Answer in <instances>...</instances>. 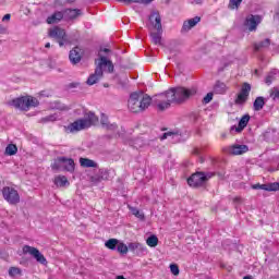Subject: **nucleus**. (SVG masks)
Instances as JSON below:
<instances>
[{"mask_svg":"<svg viewBox=\"0 0 279 279\" xmlns=\"http://www.w3.org/2000/svg\"><path fill=\"white\" fill-rule=\"evenodd\" d=\"M98 56L99 59L95 61V72L87 78L88 86H94V84H97V82L104 77V71L105 73H114V64L108 60L107 57L101 54V52H99Z\"/></svg>","mask_w":279,"mask_h":279,"instance_id":"f257e3e1","label":"nucleus"},{"mask_svg":"<svg viewBox=\"0 0 279 279\" xmlns=\"http://www.w3.org/2000/svg\"><path fill=\"white\" fill-rule=\"evenodd\" d=\"M99 123V118L92 111L85 113L84 118L78 119L69 125H64L63 130L65 134H75V132H82V130H88L93 125Z\"/></svg>","mask_w":279,"mask_h":279,"instance_id":"f03ea898","label":"nucleus"},{"mask_svg":"<svg viewBox=\"0 0 279 279\" xmlns=\"http://www.w3.org/2000/svg\"><path fill=\"white\" fill-rule=\"evenodd\" d=\"M151 106V97L143 93H132L128 101V108L131 112H145Z\"/></svg>","mask_w":279,"mask_h":279,"instance_id":"7ed1b4c3","label":"nucleus"},{"mask_svg":"<svg viewBox=\"0 0 279 279\" xmlns=\"http://www.w3.org/2000/svg\"><path fill=\"white\" fill-rule=\"evenodd\" d=\"M169 93L172 95L174 104H184V101L197 95V88L174 87L169 89Z\"/></svg>","mask_w":279,"mask_h":279,"instance_id":"20e7f679","label":"nucleus"},{"mask_svg":"<svg viewBox=\"0 0 279 279\" xmlns=\"http://www.w3.org/2000/svg\"><path fill=\"white\" fill-rule=\"evenodd\" d=\"M149 21L157 33H150L154 45H162V17L160 13L153 12L149 16Z\"/></svg>","mask_w":279,"mask_h":279,"instance_id":"39448f33","label":"nucleus"},{"mask_svg":"<svg viewBox=\"0 0 279 279\" xmlns=\"http://www.w3.org/2000/svg\"><path fill=\"white\" fill-rule=\"evenodd\" d=\"M39 101L37 98H34L32 96H23L20 98H15L10 102V106H13V108H17L19 110L27 111L29 108H37L39 106Z\"/></svg>","mask_w":279,"mask_h":279,"instance_id":"423d86ee","label":"nucleus"},{"mask_svg":"<svg viewBox=\"0 0 279 279\" xmlns=\"http://www.w3.org/2000/svg\"><path fill=\"white\" fill-rule=\"evenodd\" d=\"M171 104H175V101L173 100V95H171L169 90L158 94L155 97V105L161 112L165 110H169V108H171Z\"/></svg>","mask_w":279,"mask_h":279,"instance_id":"0eeeda50","label":"nucleus"},{"mask_svg":"<svg viewBox=\"0 0 279 279\" xmlns=\"http://www.w3.org/2000/svg\"><path fill=\"white\" fill-rule=\"evenodd\" d=\"M213 175L215 174L210 172H207V173L196 172L187 179V184L193 189H197L198 186H204V184H206V182H208V180H210Z\"/></svg>","mask_w":279,"mask_h":279,"instance_id":"6e6552de","label":"nucleus"},{"mask_svg":"<svg viewBox=\"0 0 279 279\" xmlns=\"http://www.w3.org/2000/svg\"><path fill=\"white\" fill-rule=\"evenodd\" d=\"M22 252L23 254H29L31 256H33V258H35V260L40 265H47V258L45 257V255H43V253H40L38 248L29 245H24L22 247Z\"/></svg>","mask_w":279,"mask_h":279,"instance_id":"1a4fd4ad","label":"nucleus"},{"mask_svg":"<svg viewBox=\"0 0 279 279\" xmlns=\"http://www.w3.org/2000/svg\"><path fill=\"white\" fill-rule=\"evenodd\" d=\"M223 151L230 156H243V154H247V151H250V146L245 144H233L225 147Z\"/></svg>","mask_w":279,"mask_h":279,"instance_id":"9d476101","label":"nucleus"},{"mask_svg":"<svg viewBox=\"0 0 279 279\" xmlns=\"http://www.w3.org/2000/svg\"><path fill=\"white\" fill-rule=\"evenodd\" d=\"M2 195L9 204H19L21 202V196L14 187L5 186L2 189Z\"/></svg>","mask_w":279,"mask_h":279,"instance_id":"9b49d317","label":"nucleus"},{"mask_svg":"<svg viewBox=\"0 0 279 279\" xmlns=\"http://www.w3.org/2000/svg\"><path fill=\"white\" fill-rule=\"evenodd\" d=\"M251 90H252V85H250V83H244L242 85L240 93L238 94L235 104H238L239 106H241L242 104H245V101H247V97H250Z\"/></svg>","mask_w":279,"mask_h":279,"instance_id":"f8f14e48","label":"nucleus"},{"mask_svg":"<svg viewBox=\"0 0 279 279\" xmlns=\"http://www.w3.org/2000/svg\"><path fill=\"white\" fill-rule=\"evenodd\" d=\"M260 21L262 19L259 17V15H248L245 19L244 22V27H246V29H248V32H256V27H258V25H260Z\"/></svg>","mask_w":279,"mask_h":279,"instance_id":"ddd939ff","label":"nucleus"},{"mask_svg":"<svg viewBox=\"0 0 279 279\" xmlns=\"http://www.w3.org/2000/svg\"><path fill=\"white\" fill-rule=\"evenodd\" d=\"M170 141V143H181L182 133L180 131H169L161 135L160 141Z\"/></svg>","mask_w":279,"mask_h":279,"instance_id":"4468645a","label":"nucleus"},{"mask_svg":"<svg viewBox=\"0 0 279 279\" xmlns=\"http://www.w3.org/2000/svg\"><path fill=\"white\" fill-rule=\"evenodd\" d=\"M50 38H56L57 40H64L66 38V32L58 26L49 31Z\"/></svg>","mask_w":279,"mask_h":279,"instance_id":"2eb2a0df","label":"nucleus"},{"mask_svg":"<svg viewBox=\"0 0 279 279\" xmlns=\"http://www.w3.org/2000/svg\"><path fill=\"white\" fill-rule=\"evenodd\" d=\"M69 59L72 64H77L82 61V48L75 47L70 51Z\"/></svg>","mask_w":279,"mask_h":279,"instance_id":"dca6fc26","label":"nucleus"},{"mask_svg":"<svg viewBox=\"0 0 279 279\" xmlns=\"http://www.w3.org/2000/svg\"><path fill=\"white\" fill-rule=\"evenodd\" d=\"M199 21H202V17H199V16H195L193 19L185 21L183 23L181 32H191V29H193V27H195V25H197V23H199Z\"/></svg>","mask_w":279,"mask_h":279,"instance_id":"f3484780","label":"nucleus"},{"mask_svg":"<svg viewBox=\"0 0 279 279\" xmlns=\"http://www.w3.org/2000/svg\"><path fill=\"white\" fill-rule=\"evenodd\" d=\"M62 171L73 173L75 171V161L71 158L63 157Z\"/></svg>","mask_w":279,"mask_h":279,"instance_id":"a211bd4d","label":"nucleus"},{"mask_svg":"<svg viewBox=\"0 0 279 279\" xmlns=\"http://www.w3.org/2000/svg\"><path fill=\"white\" fill-rule=\"evenodd\" d=\"M250 123V114H244L240 121L238 126H232L231 130H235V132H243L245 128H247V124Z\"/></svg>","mask_w":279,"mask_h":279,"instance_id":"6ab92c4d","label":"nucleus"},{"mask_svg":"<svg viewBox=\"0 0 279 279\" xmlns=\"http://www.w3.org/2000/svg\"><path fill=\"white\" fill-rule=\"evenodd\" d=\"M64 19V13L57 11L52 15L47 17L48 25H53L56 23H60Z\"/></svg>","mask_w":279,"mask_h":279,"instance_id":"aec40b11","label":"nucleus"},{"mask_svg":"<svg viewBox=\"0 0 279 279\" xmlns=\"http://www.w3.org/2000/svg\"><path fill=\"white\" fill-rule=\"evenodd\" d=\"M80 165H81V167H84L85 169H90V168L96 169V167H98L97 162H95V160L84 158V157L80 158Z\"/></svg>","mask_w":279,"mask_h":279,"instance_id":"412c9836","label":"nucleus"},{"mask_svg":"<svg viewBox=\"0 0 279 279\" xmlns=\"http://www.w3.org/2000/svg\"><path fill=\"white\" fill-rule=\"evenodd\" d=\"M271 45V40L269 38L264 39L263 41L253 44L254 51H260L263 49H267Z\"/></svg>","mask_w":279,"mask_h":279,"instance_id":"4be33fe9","label":"nucleus"},{"mask_svg":"<svg viewBox=\"0 0 279 279\" xmlns=\"http://www.w3.org/2000/svg\"><path fill=\"white\" fill-rule=\"evenodd\" d=\"M263 108H265V98L263 96H259L253 102V110H255V112H260Z\"/></svg>","mask_w":279,"mask_h":279,"instance_id":"5701e85b","label":"nucleus"},{"mask_svg":"<svg viewBox=\"0 0 279 279\" xmlns=\"http://www.w3.org/2000/svg\"><path fill=\"white\" fill-rule=\"evenodd\" d=\"M226 90H228V86H226V83L218 81L214 85V93H216V95H225Z\"/></svg>","mask_w":279,"mask_h":279,"instance_id":"b1692460","label":"nucleus"},{"mask_svg":"<svg viewBox=\"0 0 279 279\" xmlns=\"http://www.w3.org/2000/svg\"><path fill=\"white\" fill-rule=\"evenodd\" d=\"M54 184L56 186L62 189L64 186H69V179H66L65 175H58L54 178Z\"/></svg>","mask_w":279,"mask_h":279,"instance_id":"393cba45","label":"nucleus"},{"mask_svg":"<svg viewBox=\"0 0 279 279\" xmlns=\"http://www.w3.org/2000/svg\"><path fill=\"white\" fill-rule=\"evenodd\" d=\"M81 14L82 11L80 9H68L64 11V15L70 20L77 19Z\"/></svg>","mask_w":279,"mask_h":279,"instance_id":"a878e982","label":"nucleus"},{"mask_svg":"<svg viewBox=\"0 0 279 279\" xmlns=\"http://www.w3.org/2000/svg\"><path fill=\"white\" fill-rule=\"evenodd\" d=\"M100 123L106 130H117V124H110V122H108V116L104 113L101 114Z\"/></svg>","mask_w":279,"mask_h":279,"instance_id":"bb28decb","label":"nucleus"},{"mask_svg":"<svg viewBox=\"0 0 279 279\" xmlns=\"http://www.w3.org/2000/svg\"><path fill=\"white\" fill-rule=\"evenodd\" d=\"M277 75H279L278 70H272L268 73V75L265 78V83L267 84V86H271V84L276 80Z\"/></svg>","mask_w":279,"mask_h":279,"instance_id":"cd10ccee","label":"nucleus"},{"mask_svg":"<svg viewBox=\"0 0 279 279\" xmlns=\"http://www.w3.org/2000/svg\"><path fill=\"white\" fill-rule=\"evenodd\" d=\"M58 119H60V116H58V113H52L41 118L39 123H54V121H58Z\"/></svg>","mask_w":279,"mask_h":279,"instance_id":"c85d7f7f","label":"nucleus"},{"mask_svg":"<svg viewBox=\"0 0 279 279\" xmlns=\"http://www.w3.org/2000/svg\"><path fill=\"white\" fill-rule=\"evenodd\" d=\"M129 208L132 215H134V217H136L141 221H145V214L143 211L138 210V208H135V207H129Z\"/></svg>","mask_w":279,"mask_h":279,"instance_id":"c756f323","label":"nucleus"},{"mask_svg":"<svg viewBox=\"0 0 279 279\" xmlns=\"http://www.w3.org/2000/svg\"><path fill=\"white\" fill-rule=\"evenodd\" d=\"M64 160V157H59L54 160V162L51 165V169L54 171H62V162Z\"/></svg>","mask_w":279,"mask_h":279,"instance_id":"7c9ffc66","label":"nucleus"},{"mask_svg":"<svg viewBox=\"0 0 279 279\" xmlns=\"http://www.w3.org/2000/svg\"><path fill=\"white\" fill-rule=\"evenodd\" d=\"M119 245V240L118 239H109L106 243H105V246L108 248V250H117Z\"/></svg>","mask_w":279,"mask_h":279,"instance_id":"2f4dec72","label":"nucleus"},{"mask_svg":"<svg viewBox=\"0 0 279 279\" xmlns=\"http://www.w3.org/2000/svg\"><path fill=\"white\" fill-rule=\"evenodd\" d=\"M116 250L117 252H119V254H122V256H124V254H128L129 252L128 245L121 241L118 242V246Z\"/></svg>","mask_w":279,"mask_h":279,"instance_id":"473e14b6","label":"nucleus"},{"mask_svg":"<svg viewBox=\"0 0 279 279\" xmlns=\"http://www.w3.org/2000/svg\"><path fill=\"white\" fill-rule=\"evenodd\" d=\"M16 151H19V148L14 144H9L5 148V154L8 156H14L16 155Z\"/></svg>","mask_w":279,"mask_h":279,"instance_id":"72a5a7b5","label":"nucleus"},{"mask_svg":"<svg viewBox=\"0 0 279 279\" xmlns=\"http://www.w3.org/2000/svg\"><path fill=\"white\" fill-rule=\"evenodd\" d=\"M146 244L148 245V247H156V245H158V236H156V235H150V236L146 240Z\"/></svg>","mask_w":279,"mask_h":279,"instance_id":"f704fd0d","label":"nucleus"},{"mask_svg":"<svg viewBox=\"0 0 279 279\" xmlns=\"http://www.w3.org/2000/svg\"><path fill=\"white\" fill-rule=\"evenodd\" d=\"M21 274H22V270L19 267H11L9 269V276H11V278H15V276H21Z\"/></svg>","mask_w":279,"mask_h":279,"instance_id":"c9c22d12","label":"nucleus"},{"mask_svg":"<svg viewBox=\"0 0 279 279\" xmlns=\"http://www.w3.org/2000/svg\"><path fill=\"white\" fill-rule=\"evenodd\" d=\"M98 175H100V179H102V181L108 180V178H110V173L108 172L107 169H100L98 171Z\"/></svg>","mask_w":279,"mask_h":279,"instance_id":"e433bc0d","label":"nucleus"},{"mask_svg":"<svg viewBox=\"0 0 279 279\" xmlns=\"http://www.w3.org/2000/svg\"><path fill=\"white\" fill-rule=\"evenodd\" d=\"M170 271L173 276H180V268L178 267L177 264L170 265Z\"/></svg>","mask_w":279,"mask_h":279,"instance_id":"4c0bfd02","label":"nucleus"},{"mask_svg":"<svg viewBox=\"0 0 279 279\" xmlns=\"http://www.w3.org/2000/svg\"><path fill=\"white\" fill-rule=\"evenodd\" d=\"M266 191H279V183L266 184Z\"/></svg>","mask_w":279,"mask_h":279,"instance_id":"58836bf2","label":"nucleus"},{"mask_svg":"<svg viewBox=\"0 0 279 279\" xmlns=\"http://www.w3.org/2000/svg\"><path fill=\"white\" fill-rule=\"evenodd\" d=\"M90 182H93V184H99V182H104V181H102L101 177L99 175V173H97L90 178Z\"/></svg>","mask_w":279,"mask_h":279,"instance_id":"ea45409f","label":"nucleus"},{"mask_svg":"<svg viewBox=\"0 0 279 279\" xmlns=\"http://www.w3.org/2000/svg\"><path fill=\"white\" fill-rule=\"evenodd\" d=\"M252 189H254L255 191H258V190L267 191V184H259V183H257V184L252 185Z\"/></svg>","mask_w":279,"mask_h":279,"instance_id":"a19ab883","label":"nucleus"},{"mask_svg":"<svg viewBox=\"0 0 279 279\" xmlns=\"http://www.w3.org/2000/svg\"><path fill=\"white\" fill-rule=\"evenodd\" d=\"M129 250L131 251V252H134V250H138V247H141V243H138V242H132V243H130L129 244Z\"/></svg>","mask_w":279,"mask_h":279,"instance_id":"79ce46f5","label":"nucleus"},{"mask_svg":"<svg viewBox=\"0 0 279 279\" xmlns=\"http://www.w3.org/2000/svg\"><path fill=\"white\" fill-rule=\"evenodd\" d=\"M243 0H230V7L232 8V9H234V8H239V5H241V2H242Z\"/></svg>","mask_w":279,"mask_h":279,"instance_id":"37998d69","label":"nucleus"},{"mask_svg":"<svg viewBox=\"0 0 279 279\" xmlns=\"http://www.w3.org/2000/svg\"><path fill=\"white\" fill-rule=\"evenodd\" d=\"M213 99V93H208L204 98H203V104H210Z\"/></svg>","mask_w":279,"mask_h":279,"instance_id":"c03bdc74","label":"nucleus"},{"mask_svg":"<svg viewBox=\"0 0 279 279\" xmlns=\"http://www.w3.org/2000/svg\"><path fill=\"white\" fill-rule=\"evenodd\" d=\"M5 32H8V29L0 24V34H5Z\"/></svg>","mask_w":279,"mask_h":279,"instance_id":"a18cd8bd","label":"nucleus"},{"mask_svg":"<svg viewBox=\"0 0 279 279\" xmlns=\"http://www.w3.org/2000/svg\"><path fill=\"white\" fill-rule=\"evenodd\" d=\"M192 154H194V156H199V148H194Z\"/></svg>","mask_w":279,"mask_h":279,"instance_id":"49530a36","label":"nucleus"},{"mask_svg":"<svg viewBox=\"0 0 279 279\" xmlns=\"http://www.w3.org/2000/svg\"><path fill=\"white\" fill-rule=\"evenodd\" d=\"M11 19V15L10 14H5L3 17H2V21H10Z\"/></svg>","mask_w":279,"mask_h":279,"instance_id":"de8ad7c7","label":"nucleus"},{"mask_svg":"<svg viewBox=\"0 0 279 279\" xmlns=\"http://www.w3.org/2000/svg\"><path fill=\"white\" fill-rule=\"evenodd\" d=\"M101 51H102V53H110V49H108V48L100 49V53H101Z\"/></svg>","mask_w":279,"mask_h":279,"instance_id":"09e8293b","label":"nucleus"},{"mask_svg":"<svg viewBox=\"0 0 279 279\" xmlns=\"http://www.w3.org/2000/svg\"><path fill=\"white\" fill-rule=\"evenodd\" d=\"M64 40H65V39H59V46H60V47H64Z\"/></svg>","mask_w":279,"mask_h":279,"instance_id":"8fccbe9b","label":"nucleus"},{"mask_svg":"<svg viewBox=\"0 0 279 279\" xmlns=\"http://www.w3.org/2000/svg\"><path fill=\"white\" fill-rule=\"evenodd\" d=\"M274 99H279V90L274 94Z\"/></svg>","mask_w":279,"mask_h":279,"instance_id":"3c124183","label":"nucleus"},{"mask_svg":"<svg viewBox=\"0 0 279 279\" xmlns=\"http://www.w3.org/2000/svg\"><path fill=\"white\" fill-rule=\"evenodd\" d=\"M203 1H204V0H194V3H195L196 5H199Z\"/></svg>","mask_w":279,"mask_h":279,"instance_id":"603ef678","label":"nucleus"},{"mask_svg":"<svg viewBox=\"0 0 279 279\" xmlns=\"http://www.w3.org/2000/svg\"><path fill=\"white\" fill-rule=\"evenodd\" d=\"M45 47H46V49H49V47H51V44H50V43H47V44L45 45Z\"/></svg>","mask_w":279,"mask_h":279,"instance_id":"864d4df0","label":"nucleus"},{"mask_svg":"<svg viewBox=\"0 0 279 279\" xmlns=\"http://www.w3.org/2000/svg\"><path fill=\"white\" fill-rule=\"evenodd\" d=\"M69 3H75V0H68Z\"/></svg>","mask_w":279,"mask_h":279,"instance_id":"5fc2aeb1","label":"nucleus"},{"mask_svg":"<svg viewBox=\"0 0 279 279\" xmlns=\"http://www.w3.org/2000/svg\"><path fill=\"white\" fill-rule=\"evenodd\" d=\"M243 279H252L251 276H245Z\"/></svg>","mask_w":279,"mask_h":279,"instance_id":"6e6d98bb","label":"nucleus"}]
</instances>
